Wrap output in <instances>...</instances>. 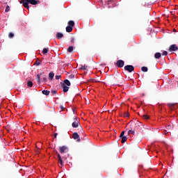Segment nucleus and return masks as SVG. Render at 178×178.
<instances>
[{"label":"nucleus","instance_id":"7","mask_svg":"<svg viewBox=\"0 0 178 178\" xmlns=\"http://www.w3.org/2000/svg\"><path fill=\"white\" fill-rule=\"evenodd\" d=\"M118 67L122 68L124 66V62L123 60H119L115 63Z\"/></svg>","mask_w":178,"mask_h":178},{"label":"nucleus","instance_id":"10","mask_svg":"<svg viewBox=\"0 0 178 178\" xmlns=\"http://www.w3.org/2000/svg\"><path fill=\"white\" fill-rule=\"evenodd\" d=\"M79 138H80V136H79L78 133L72 134V138L74 140H78Z\"/></svg>","mask_w":178,"mask_h":178},{"label":"nucleus","instance_id":"31","mask_svg":"<svg viewBox=\"0 0 178 178\" xmlns=\"http://www.w3.org/2000/svg\"><path fill=\"white\" fill-rule=\"evenodd\" d=\"M9 10H10V8H9V6H6V13H8Z\"/></svg>","mask_w":178,"mask_h":178},{"label":"nucleus","instance_id":"30","mask_svg":"<svg viewBox=\"0 0 178 178\" xmlns=\"http://www.w3.org/2000/svg\"><path fill=\"white\" fill-rule=\"evenodd\" d=\"M124 118H129V113L125 112V113H124Z\"/></svg>","mask_w":178,"mask_h":178},{"label":"nucleus","instance_id":"4","mask_svg":"<svg viewBox=\"0 0 178 178\" xmlns=\"http://www.w3.org/2000/svg\"><path fill=\"white\" fill-rule=\"evenodd\" d=\"M40 79H42L44 83L47 81V76L43 75L42 72H40V74L36 75V83H40Z\"/></svg>","mask_w":178,"mask_h":178},{"label":"nucleus","instance_id":"5","mask_svg":"<svg viewBox=\"0 0 178 178\" xmlns=\"http://www.w3.org/2000/svg\"><path fill=\"white\" fill-rule=\"evenodd\" d=\"M140 127V126L139 125V124L138 122L137 123H131L130 130L138 131Z\"/></svg>","mask_w":178,"mask_h":178},{"label":"nucleus","instance_id":"14","mask_svg":"<svg viewBox=\"0 0 178 178\" xmlns=\"http://www.w3.org/2000/svg\"><path fill=\"white\" fill-rule=\"evenodd\" d=\"M79 70L87 71L88 70V65H81V67H79Z\"/></svg>","mask_w":178,"mask_h":178},{"label":"nucleus","instance_id":"12","mask_svg":"<svg viewBox=\"0 0 178 178\" xmlns=\"http://www.w3.org/2000/svg\"><path fill=\"white\" fill-rule=\"evenodd\" d=\"M56 38L60 40L61 38H63V33H56Z\"/></svg>","mask_w":178,"mask_h":178},{"label":"nucleus","instance_id":"2","mask_svg":"<svg viewBox=\"0 0 178 178\" xmlns=\"http://www.w3.org/2000/svg\"><path fill=\"white\" fill-rule=\"evenodd\" d=\"M39 1L35 0H22L20 1V3L23 4L24 8L29 10V3L35 6L38 4Z\"/></svg>","mask_w":178,"mask_h":178},{"label":"nucleus","instance_id":"22","mask_svg":"<svg viewBox=\"0 0 178 178\" xmlns=\"http://www.w3.org/2000/svg\"><path fill=\"white\" fill-rule=\"evenodd\" d=\"M141 71L143 72H147L148 68L147 67H141Z\"/></svg>","mask_w":178,"mask_h":178},{"label":"nucleus","instance_id":"33","mask_svg":"<svg viewBox=\"0 0 178 178\" xmlns=\"http://www.w3.org/2000/svg\"><path fill=\"white\" fill-rule=\"evenodd\" d=\"M120 137H125L124 136V131H122V133H120Z\"/></svg>","mask_w":178,"mask_h":178},{"label":"nucleus","instance_id":"8","mask_svg":"<svg viewBox=\"0 0 178 178\" xmlns=\"http://www.w3.org/2000/svg\"><path fill=\"white\" fill-rule=\"evenodd\" d=\"M178 49L176 44H172L170 46V48L168 49V51L170 52L176 51Z\"/></svg>","mask_w":178,"mask_h":178},{"label":"nucleus","instance_id":"27","mask_svg":"<svg viewBox=\"0 0 178 178\" xmlns=\"http://www.w3.org/2000/svg\"><path fill=\"white\" fill-rule=\"evenodd\" d=\"M9 38H13L15 37V34L13 33H10L8 34Z\"/></svg>","mask_w":178,"mask_h":178},{"label":"nucleus","instance_id":"9","mask_svg":"<svg viewBox=\"0 0 178 178\" xmlns=\"http://www.w3.org/2000/svg\"><path fill=\"white\" fill-rule=\"evenodd\" d=\"M62 88H63V92L64 93H66L67 92L69 91V87L65 86L64 83L62 84Z\"/></svg>","mask_w":178,"mask_h":178},{"label":"nucleus","instance_id":"25","mask_svg":"<svg viewBox=\"0 0 178 178\" xmlns=\"http://www.w3.org/2000/svg\"><path fill=\"white\" fill-rule=\"evenodd\" d=\"M135 131H136V130L129 129L128 134H129V135H131V134L134 135V134H135L134 132Z\"/></svg>","mask_w":178,"mask_h":178},{"label":"nucleus","instance_id":"16","mask_svg":"<svg viewBox=\"0 0 178 178\" xmlns=\"http://www.w3.org/2000/svg\"><path fill=\"white\" fill-rule=\"evenodd\" d=\"M68 26L74 27L75 26V22L74 21H69L68 22Z\"/></svg>","mask_w":178,"mask_h":178},{"label":"nucleus","instance_id":"37","mask_svg":"<svg viewBox=\"0 0 178 178\" xmlns=\"http://www.w3.org/2000/svg\"><path fill=\"white\" fill-rule=\"evenodd\" d=\"M74 41H75V38H71V42H74Z\"/></svg>","mask_w":178,"mask_h":178},{"label":"nucleus","instance_id":"24","mask_svg":"<svg viewBox=\"0 0 178 178\" xmlns=\"http://www.w3.org/2000/svg\"><path fill=\"white\" fill-rule=\"evenodd\" d=\"M67 51L69 53L73 52V47H72V46L69 47V48L67 49Z\"/></svg>","mask_w":178,"mask_h":178},{"label":"nucleus","instance_id":"15","mask_svg":"<svg viewBox=\"0 0 178 178\" xmlns=\"http://www.w3.org/2000/svg\"><path fill=\"white\" fill-rule=\"evenodd\" d=\"M161 54L160 52H156L154 55L155 59H160Z\"/></svg>","mask_w":178,"mask_h":178},{"label":"nucleus","instance_id":"6","mask_svg":"<svg viewBox=\"0 0 178 178\" xmlns=\"http://www.w3.org/2000/svg\"><path fill=\"white\" fill-rule=\"evenodd\" d=\"M124 70L129 72H133L134 71V67L133 65H125Z\"/></svg>","mask_w":178,"mask_h":178},{"label":"nucleus","instance_id":"18","mask_svg":"<svg viewBox=\"0 0 178 178\" xmlns=\"http://www.w3.org/2000/svg\"><path fill=\"white\" fill-rule=\"evenodd\" d=\"M42 95L48 96L49 95V93H51V92H49V90H42Z\"/></svg>","mask_w":178,"mask_h":178},{"label":"nucleus","instance_id":"40","mask_svg":"<svg viewBox=\"0 0 178 178\" xmlns=\"http://www.w3.org/2000/svg\"><path fill=\"white\" fill-rule=\"evenodd\" d=\"M175 10H178V6H175Z\"/></svg>","mask_w":178,"mask_h":178},{"label":"nucleus","instance_id":"1","mask_svg":"<svg viewBox=\"0 0 178 178\" xmlns=\"http://www.w3.org/2000/svg\"><path fill=\"white\" fill-rule=\"evenodd\" d=\"M68 151L69 149L67 146H60L59 147V152L61 155L59 153H57V157L58 158V163L60 164V168L63 167V161H65L67 159L69 158Z\"/></svg>","mask_w":178,"mask_h":178},{"label":"nucleus","instance_id":"20","mask_svg":"<svg viewBox=\"0 0 178 178\" xmlns=\"http://www.w3.org/2000/svg\"><path fill=\"white\" fill-rule=\"evenodd\" d=\"M49 52V48H44L42 50L43 55H47V54Z\"/></svg>","mask_w":178,"mask_h":178},{"label":"nucleus","instance_id":"17","mask_svg":"<svg viewBox=\"0 0 178 178\" xmlns=\"http://www.w3.org/2000/svg\"><path fill=\"white\" fill-rule=\"evenodd\" d=\"M54 72H50L49 74L48 79L52 80V79H54Z\"/></svg>","mask_w":178,"mask_h":178},{"label":"nucleus","instance_id":"13","mask_svg":"<svg viewBox=\"0 0 178 178\" xmlns=\"http://www.w3.org/2000/svg\"><path fill=\"white\" fill-rule=\"evenodd\" d=\"M73 31V26H67L66 27V32L71 33Z\"/></svg>","mask_w":178,"mask_h":178},{"label":"nucleus","instance_id":"11","mask_svg":"<svg viewBox=\"0 0 178 178\" xmlns=\"http://www.w3.org/2000/svg\"><path fill=\"white\" fill-rule=\"evenodd\" d=\"M62 84H64L65 86H71V83H70V81H69L68 79H65L64 83H63Z\"/></svg>","mask_w":178,"mask_h":178},{"label":"nucleus","instance_id":"3","mask_svg":"<svg viewBox=\"0 0 178 178\" xmlns=\"http://www.w3.org/2000/svg\"><path fill=\"white\" fill-rule=\"evenodd\" d=\"M72 128H79L78 129H79V132H81V134L83 133V129L81 127L80 121L77 118H74V122L72 124Z\"/></svg>","mask_w":178,"mask_h":178},{"label":"nucleus","instance_id":"29","mask_svg":"<svg viewBox=\"0 0 178 178\" xmlns=\"http://www.w3.org/2000/svg\"><path fill=\"white\" fill-rule=\"evenodd\" d=\"M175 104H172V103L168 104V106L170 108L175 106Z\"/></svg>","mask_w":178,"mask_h":178},{"label":"nucleus","instance_id":"38","mask_svg":"<svg viewBox=\"0 0 178 178\" xmlns=\"http://www.w3.org/2000/svg\"><path fill=\"white\" fill-rule=\"evenodd\" d=\"M57 135H58V134H57V133H55V134H54V138H57Z\"/></svg>","mask_w":178,"mask_h":178},{"label":"nucleus","instance_id":"35","mask_svg":"<svg viewBox=\"0 0 178 178\" xmlns=\"http://www.w3.org/2000/svg\"><path fill=\"white\" fill-rule=\"evenodd\" d=\"M57 91L56 90H51L52 95H56Z\"/></svg>","mask_w":178,"mask_h":178},{"label":"nucleus","instance_id":"26","mask_svg":"<svg viewBox=\"0 0 178 178\" xmlns=\"http://www.w3.org/2000/svg\"><path fill=\"white\" fill-rule=\"evenodd\" d=\"M143 119L145 120H148L149 119V115H143Z\"/></svg>","mask_w":178,"mask_h":178},{"label":"nucleus","instance_id":"32","mask_svg":"<svg viewBox=\"0 0 178 178\" xmlns=\"http://www.w3.org/2000/svg\"><path fill=\"white\" fill-rule=\"evenodd\" d=\"M60 78H61V76H60V75H56V76H55V79L58 80V79H60Z\"/></svg>","mask_w":178,"mask_h":178},{"label":"nucleus","instance_id":"34","mask_svg":"<svg viewBox=\"0 0 178 178\" xmlns=\"http://www.w3.org/2000/svg\"><path fill=\"white\" fill-rule=\"evenodd\" d=\"M162 55L165 56L168 55V52L166 51H163Z\"/></svg>","mask_w":178,"mask_h":178},{"label":"nucleus","instance_id":"28","mask_svg":"<svg viewBox=\"0 0 178 178\" xmlns=\"http://www.w3.org/2000/svg\"><path fill=\"white\" fill-rule=\"evenodd\" d=\"M75 78V74H71L69 76V79H74Z\"/></svg>","mask_w":178,"mask_h":178},{"label":"nucleus","instance_id":"21","mask_svg":"<svg viewBox=\"0 0 178 178\" xmlns=\"http://www.w3.org/2000/svg\"><path fill=\"white\" fill-rule=\"evenodd\" d=\"M26 86H28V88H32L33 86V82L32 81H28L26 83Z\"/></svg>","mask_w":178,"mask_h":178},{"label":"nucleus","instance_id":"36","mask_svg":"<svg viewBox=\"0 0 178 178\" xmlns=\"http://www.w3.org/2000/svg\"><path fill=\"white\" fill-rule=\"evenodd\" d=\"M60 108L62 111H63L64 109H65V108L63 107V105L60 106Z\"/></svg>","mask_w":178,"mask_h":178},{"label":"nucleus","instance_id":"39","mask_svg":"<svg viewBox=\"0 0 178 178\" xmlns=\"http://www.w3.org/2000/svg\"><path fill=\"white\" fill-rule=\"evenodd\" d=\"M54 111V108H50V111Z\"/></svg>","mask_w":178,"mask_h":178},{"label":"nucleus","instance_id":"19","mask_svg":"<svg viewBox=\"0 0 178 178\" xmlns=\"http://www.w3.org/2000/svg\"><path fill=\"white\" fill-rule=\"evenodd\" d=\"M120 138H122V140H121L122 143H124L127 142V136H122V137H120Z\"/></svg>","mask_w":178,"mask_h":178},{"label":"nucleus","instance_id":"23","mask_svg":"<svg viewBox=\"0 0 178 178\" xmlns=\"http://www.w3.org/2000/svg\"><path fill=\"white\" fill-rule=\"evenodd\" d=\"M40 63H42L41 60H40L39 59L36 60L35 62V65L36 66H39L40 65Z\"/></svg>","mask_w":178,"mask_h":178}]
</instances>
